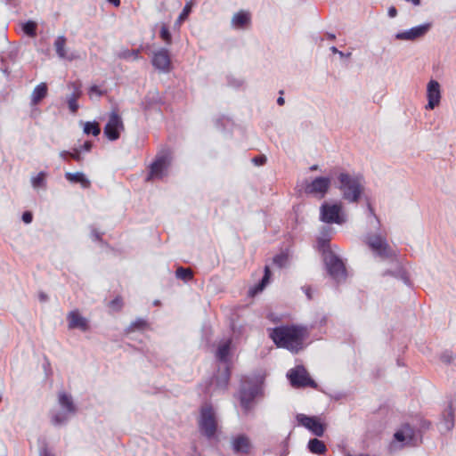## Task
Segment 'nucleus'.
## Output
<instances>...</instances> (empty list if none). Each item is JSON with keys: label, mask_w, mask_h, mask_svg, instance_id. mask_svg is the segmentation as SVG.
<instances>
[{"label": "nucleus", "mask_w": 456, "mask_h": 456, "mask_svg": "<svg viewBox=\"0 0 456 456\" xmlns=\"http://www.w3.org/2000/svg\"><path fill=\"white\" fill-rule=\"evenodd\" d=\"M139 53L140 50H123L118 53V58L126 60L133 58L134 60H137L139 59Z\"/></svg>", "instance_id": "obj_30"}, {"label": "nucleus", "mask_w": 456, "mask_h": 456, "mask_svg": "<svg viewBox=\"0 0 456 456\" xmlns=\"http://www.w3.org/2000/svg\"><path fill=\"white\" fill-rule=\"evenodd\" d=\"M231 341L226 340L222 342L217 349L216 357L219 361L226 362L230 353Z\"/></svg>", "instance_id": "obj_26"}, {"label": "nucleus", "mask_w": 456, "mask_h": 456, "mask_svg": "<svg viewBox=\"0 0 456 456\" xmlns=\"http://www.w3.org/2000/svg\"><path fill=\"white\" fill-rule=\"evenodd\" d=\"M23 31L27 35L30 37L36 36V30H37V23L34 21H28L25 24H23Z\"/></svg>", "instance_id": "obj_33"}, {"label": "nucleus", "mask_w": 456, "mask_h": 456, "mask_svg": "<svg viewBox=\"0 0 456 456\" xmlns=\"http://www.w3.org/2000/svg\"><path fill=\"white\" fill-rule=\"evenodd\" d=\"M160 37L163 41H165L167 45H170L172 42V36L168 30V28L163 24L160 29Z\"/></svg>", "instance_id": "obj_35"}, {"label": "nucleus", "mask_w": 456, "mask_h": 456, "mask_svg": "<svg viewBox=\"0 0 456 456\" xmlns=\"http://www.w3.org/2000/svg\"><path fill=\"white\" fill-rule=\"evenodd\" d=\"M318 169V166L317 165H314L310 167V170L311 171H314V170H317Z\"/></svg>", "instance_id": "obj_54"}, {"label": "nucleus", "mask_w": 456, "mask_h": 456, "mask_svg": "<svg viewBox=\"0 0 456 456\" xmlns=\"http://www.w3.org/2000/svg\"><path fill=\"white\" fill-rule=\"evenodd\" d=\"M22 220L26 224H29L32 221V214L28 211L24 212L22 215Z\"/></svg>", "instance_id": "obj_43"}, {"label": "nucleus", "mask_w": 456, "mask_h": 456, "mask_svg": "<svg viewBox=\"0 0 456 456\" xmlns=\"http://www.w3.org/2000/svg\"><path fill=\"white\" fill-rule=\"evenodd\" d=\"M147 326V323L144 320H137L133 322L129 327V331H134L135 330H142Z\"/></svg>", "instance_id": "obj_37"}, {"label": "nucleus", "mask_w": 456, "mask_h": 456, "mask_svg": "<svg viewBox=\"0 0 456 456\" xmlns=\"http://www.w3.org/2000/svg\"><path fill=\"white\" fill-rule=\"evenodd\" d=\"M229 379H230L229 369H228V367H225L221 377L217 379V386L220 388L226 387Z\"/></svg>", "instance_id": "obj_31"}, {"label": "nucleus", "mask_w": 456, "mask_h": 456, "mask_svg": "<svg viewBox=\"0 0 456 456\" xmlns=\"http://www.w3.org/2000/svg\"><path fill=\"white\" fill-rule=\"evenodd\" d=\"M45 174L44 172L39 173L36 177L32 179V185L35 188L42 187L45 184Z\"/></svg>", "instance_id": "obj_36"}, {"label": "nucleus", "mask_w": 456, "mask_h": 456, "mask_svg": "<svg viewBox=\"0 0 456 456\" xmlns=\"http://www.w3.org/2000/svg\"><path fill=\"white\" fill-rule=\"evenodd\" d=\"M250 21V14L247 12H240L232 18V24L236 28H244Z\"/></svg>", "instance_id": "obj_22"}, {"label": "nucleus", "mask_w": 456, "mask_h": 456, "mask_svg": "<svg viewBox=\"0 0 456 456\" xmlns=\"http://www.w3.org/2000/svg\"><path fill=\"white\" fill-rule=\"evenodd\" d=\"M92 148V142H86L83 145V149L86 151H89Z\"/></svg>", "instance_id": "obj_48"}, {"label": "nucleus", "mask_w": 456, "mask_h": 456, "mask_svg": "<svg viewBox=\"0 0 456 456\" xmlns=\"http://www.w3.org/2000/svg\"><path fill=\"white\" fill-rule=\"evenodd\" d=\"M169 165L170 159L167 155L158 156L151 166L150 173L146 180L152 181L154 179H161L167 175Z\"/></svg>", "instance_id": "obj_10"}, {"label": "nucleus", "mask_w": 456, "mask_h": 456, "mask_svg": "<svg viewBox=\"0 0 456 456\" xmlns=\"http://www.w3.org/2000/svg\"><path fill=\"white\" fill-rule=\"evenodd\" d=\"M297 421L309 429L314 435L322 436L325 431L324 425L316 417H309L304 414H298L297 416Z\"/></svg>", "instance_id": "obj_13"}, {"label": "nucleus", "mask_w": 456, "mask_h": 456, "mask_svg": "<svg viewBox=\"0 0 456 456\" xmlns=\"http://www.w3.org/2000/svg\"><path fill=\"white\" fill-rule=\"evenodd\" d=\"M47 94V86L45 83L38 85L33 91L32 94V103L37 105L42 99Z\"/></svg>", "instance_id": "obj_24"}, {"label": "nucleus", "mask_w": 456, "mask_h": 456, "mask_svg": "<svg viewBox=\"0 0 456 456\" xmlns=\"http://www.w3.org/2000/svg\"><path fill=\"white\" fill-rule=\"evenodd\" d=\"M305 291L308 299H312L311 289L309 287L305 288Z\"/></svg>", "instance_id": "obj_49"}, {"label": "nucleus", "mask_w": 456, "mask_h": 456, "mask_svg": "<svg viewBox=\"0 0 456 456\" xmlns=\"http://www.w3.org/2000/svg\"><path fill=\"white\" fill-rule=\"evenodd\" d=\"M321 219L328 224H341L346 222L341 204L323 203L321 207Z\"/></svg>", "instance_id": "obj_7"}, {"label": "nucleus", "mask_w": 456, "mask_h": 456, "mask_svg": "<svg viewBox=\"0 0 456 456\" xmlns=\"http://www.w3.org/2000/svg\"><path fill=\"white\" fill-rule=\"evenodd\" d=\"M124 130V124L121 117L117 111L110 114L109 120L104 127V134L110 141L118 140L120 133Z\"/></svg>", "instance_id": "obj_9"}, {"label": "nucleus", "mask_w": 456, "mask_h": 456, "mask_svg": "<svg viewBox=\"0 0 456 456\" xmlns=\"http://www.w3.org/2000/svg\"><path fill=\"white\" fill-rule=\"evenodd\" d=\"M66 45V38L64 37H59L54 43L55 50L60 58H67L71 60V57L67 56V53L65 50Z\"/></svg>", "instance_id": "obj_27"}, {"label": "nucleus", "mask_w": 456, "mask_h": 456, "mask_svg": "<svg viewBox=\"0 0 456 456\" xmlns=\"http://www.w3.org/2000/svg\"><path fill=\"white\" fill-rule=\"evenodd\" d=\"M338 54H339V56H341V57H343V56H344V53H343L342 52H340V51L338 52Z\"/></svg>", "instance_id": "obj_57"}, {"label": "nucleus", "mask_w": 456, "mask_h": 456, "mask_svg": "<svg viewBox=\"0 0 456 456\" xmlns=\"http://www.w3.org/2000/svg\"><path fill=\"white\" fill-rule=\"evenodd\" d=\"M67 319L69 329H78L82 331H86L89 329L88 321L77 310L69 313Z\"/></svg>", "instance_id": "obj_17"}, {"label": "nucleus", "mask_w": 456, "mask_h": 456, "mask_svg": "<svg viewBox=\"0 0 456 456\" xmlns=\"http://www.w3.org/2000/svg\"><path fill=\"white\" fill-rule=\"evenodd\" d=\"M59 404L62 411L53 415L52 422L54 425L63 424L71 415L76 412V406L72 397L66 393H60L58 396Z\"/></svg>", "instance_id": "obj_6"}, {"label": "nucleus", "mask_w": 456, "mask_h": 456, "mask_svg": "<svg viewBox=\"0 0 456 456\" xmlns=\"http://www.w3.org/2000/svg\"><path fill=\"white\" fill-rule=\"evenodd\" d=\"M269 277H270V270H269L268 266H265V276L263 277L261 283L256 288L254 289V290L252 291V294H256L258 291L263 290L264 287L268 282Z\"/></svg>", "instance_id": "obj_34"}, {"label": "nucleus", "mask_w": 456, "mask_h": 456, "mask_svg": "<svg viewBox=\"0 0 456 456\" xmlns=\"http://www.w3.org/2000/svg\"><path fill=\"white\" fill-rule=\"evenodd\" d=\"M95 238H96L97 240H100V235H99L98 233H95Z\"/></svg>", "instance_id": "obj_56"}, {"label": "nucleus", "mask_w": 456, "mask_h": 456, "mask_svg": "<svg viewBox=\"0 0 456 456\" xmlns=\"http://www.w3.org/2000/svg\"><path fill=\"white\" fill-rule=\"evenodd\" d=\"M69 157L77 161L81 160L80 151L77 149H75L73 152H69Z\"/></svg>", "instance_id": "obj_44"}, {"label": "nucleus", "mask_w": 456, "mask_h": 456, "mask_svg": "<svg viewBox=\"0 0 456 456\" xmlns=\"http://www.w3.org/2000/svg\"><path fill=\"white\" fill-rule=\"evenodd\" d=\"M395 440L403 444H410L414 438L413 428L406 424L395 433Z\"/></svg>", "instance_id": "obj_18"}, {"label": "nucleus", "mask_w": 456, "mask_h": 456, "mask_svg": "<svg viewBox=\"0 0 456 456\" xmlns=\"http://www.w3.org/2000/svg\"><path fill=\"white\" fill-rule=\"evenodd\" d=\"M200 432L208 438L215 436L217 430V420L216 413L209 404H204L201 407L200 419L199 420Z\"/></svg>", "instance_id": "obj_4"}, {"label": "nucleus", "mask_w": 456, "mask_h": 456, "mask_svg": "<svg viewBox=\"0 0 456 456\" xmlns=\"http://www.w3.org/2000/svg\"><path fill=\"white\" fill-rule=\"evenodd\" d=\"M232 450L235 453L247 455L252 449L249 438L245 435H239L232 439Z\"/></svg>", "instance_id": "obj_16"}, {"label": "nucleus", "mask_w": 456, "mask_h": 456, "mask_svg": "<svg viewBox=\"0 0 456 456\" xmlns=\"http://www.w3.org/2000/svg\"><path fill=\"white\" fill-rule=\"evenodd\" d=\"M443 424L447 431L454 426V410L452 405L448 406L443 413Z\"/></svg>", "instance_id": "obj_21"}, {"label": "nucleus", "mask_w": 456, "mask_h": 456, "mask_svg": "<svg viewBox=\"0 0 456 456\" xmlns=\"http://www.w3.org/2000/svg\"><path fill=\"white\" fill-rule=\"evenodd\" d=\"M453 358V354L449 351L444 352L440 356L441 361L446 364L451 363Z\"/></svg>", "instance_id": "obj_38"}, {"label": "nucleus", "mask_w": 456, "mask_h": 456, "mask_svg": "<svg viewBox=\"0 0 456 456\" xmlns=\"http://www.w3.org/2000/svg\"><path fill=\"white\" fill-rule=\"evenodd\" d=\"M277 103H278L279 105H281H281H283V104H284V99H283V97H281H281H279V98H278V100H277Z\"/></svg>", "instance_id": "obj_52"}, {"label": "nucleus", "mask_w": 456, "mask_h": 456, "mask_svg": "<svg viewBox=\"0 0 456 456\" xmlns=\"http://www.w3.org/2000/svg\"><path fill=\"white\" fill-rule=\"evenodd\" d=\"M329 38L333 40V39H335V36L334 35H329Z\"/></svg>", "instance_id": "obj_55"}, {"label": "nucleus", "mask_w": 456, "mask_h": 456, "mask_svg": "<svg viewBox=\"0 0 456 456\" xmlns=\"http://www.w3.org/2000/svg\"><path fill=\"white\" fill-rule=\"evenodd\" d=\"M368 211L370 216H374L379 221L377 216L374 213V208H372V206L370 203H368Z\"/></svg>", "instance_id": "obj_46"}, {"label": "nucleus", "mask_w": 456, "mask_h": 456, "mask_svg": "<svg viewBox=\"0 0 456 456\" xmlns=\"http://www.w3.org/2000/svg\"><path fill=\"white\" fill-rule=\"evenodd\" d=\"M308 448L311 452L317 454H323L327 450L324 443L317 438L309 441Z\"/></svg>", "instance_id": "obj_25"}, {"label": "nucleus", "mask_w": 456, "mask_h": 456, "mask_svg": "<svg viewBox=\"0 0 456 456\" xmlns=\"http://www.w3.org/2000/svg\"><path fill=\"white\" fill-rule=\"evenodd\" d=\"M40 456H53V455L50 452H48L47 449H44L41 452Z\"/></svg>", "instance_id": "obj_50"}, {"label": "nucleus", "mask_w": 456, "mask_h": 456, "mask_svg": "<svg viewBox=\"0 0 456 456\" xmlns=\"http://www.w3.org/2000/svg\"><path fill=\"white\" fill-rule=\"evenodd\" d=\"M151 63L155 69L161 72H169L172 68L169 52L165 48L153 53Z\"/></svg>", "instance_id": "obj_12"}, {"label": "nucleus", "mask_w": 456, "mask_h": 456, "mask_svg": "<svg viewBox=\"0 0 456 456\" xmlns=\"http://www.w3.org/2000/svg\"><path fill=\"white\" fill-rule=\"evenodd\" d=\"M288 377L293 387H310L314 388L317 387L316 383L311 379L309 373L303 366H297L290 370L288 373Z\"/></svg>", "instance_id": "obj_8"}, {"label": "nucleus", "mask_w": 456, "mask_h": 456, "mask_svg": "<svg viewBox=\"0 0 456 456\" xmlns=\"http://www.w3.org/2000/svg\"><path fill=\"white\" fill-rule=\"evenodd\" d=\"M175 273H176L177 278L183 280V281H189V280L192 279V276H193L191 269L183 268V267L177 268Z\"/></svg>", "instance_id": "obj_29"}, {"label": "nucleus", "mask_w": 456, "mask_h": 456, "mask_svg": "<svg viewBox=\"0 0 456 456\" xmlns=\"http://www.w3.org/2000/svg\"><path fill=\"white\" fill-rule=\"evenodd\" d=\"M286 261V256H283V255H279V256H276L274 258H273V262L278 265L280 267H281L284 264V262Z\"/></svg>", "instance_id": "obj_41"}, {"label": "nucleus", "mask_w": 456, "mask_h": 456, "mask_svg": "<svg viewBox=\"0 0 456 456\" xmlns=\"http://www.w3.org/2000/svg\"><path fill=\"white\" fill-rule=\"evenodd\" d=\"M110 306L114 309H120V307L122 306V301H121V298L120 297H117L115 298L114 300H112L110 302Z\"/></svg>", "instance_id": "obj_42"}, {"label": "nucleus", "mask_w": 456, "mask_h": 456, "mask_svg": "<svg viewBox=\"0 0 456 456\" xmlns=\"http://www.w3.org/2000/svg\"><path fill=\"white\" fill-rule=\"evenodd\" d=\"M74 87V93L68 99V105L72 113H76L78 109V104L77 102V99L79 98L81 92H80V86L73 84Z\"/></svg>", "instance_id": "obj_23"}, {"label": "nucleus", "mask_w": 456, "mask_h": 456, "mask_svg": "<svg viewBox=\"0 0 456 456\" xmlns=\"http://www.w3.org/2000/svg\"><path fill=\"white\" fill-rule=\"evenodd\" d=\"M191 7H192V1L187 3L183 10V12H181V14L179 15L176 22L178 24H181L182 22H183L187 17L189 16L191 11Z\"/></svg>", "instance_id": "obj_32"}, {"label": "nucleus", "mask_w": 456, "mask_h": 456, "mask_svg": "<svg viewBox=\"0 0 456 456\" xmlns=\"http://www.w3.org/2000/svg\"><path fill=\"white\" fill-rule=\"evenodd\" d=\"M65 177L70 183H78L83 188H88L90 186V181L85 176L83 173H66Z\"/></svg>", "instance_id": "obj_20"}, {"label": "nucleus", "mask_w": 456, "mask_h": 456, "mask_svg": "<svg viewBox=\"0 0 456 456\" xmlns=\"http://www.w3.org/2000/svg\"><path fill=\"white\" fill-rule=\"evenodd\" d=\"M60 157L67 160L68 157H69V152L67 151H62L60 152Z\"/></svg>", "instance_id": "obj_47"}, {"label": "nucleus", "mask_w": 456, "mask_h": 456, "mask_svg": "<svg viewBox=\"0 0 456 456\" xmlns=\"http://www.w3.org/2000/svg\"><path fill=\"white\" fill-rule=\"evenodd\" d=\"M430 28V24H424L415 28H411L410 30L397 33L395 37L399 40H410L413 41L419 37H422Z\"/></svg>", "instance_id": "obj_15"}, {"label": "nucleus", "mask_w": 456, "mask_h": 456, "mask_svg": "<svg viewBox=\"0 0 456 456\" xmlns=\"http://www.w3.org/2000/svg\"><path fill=\"white\" fill-rule=\"evenodd\" d=\"M331 184V180L329 177H316L314 181L306 184L305 192L314 194L320 198H323L329 191Z\"/></svg>", "instance_id": "obj_11"}, {"label": "nucleus", "mask_w": 456, "mask_h": 456, "mask_svg": "<svg viewBox=\"0 0 456 456\" xmlns=\"http://www.w3.org/2000/svg\"><path fill=\"white\" fill-rule=\"evenodd\" d=\"M257 393V387H254L247 389L243 385L240 391V403L246 411H248L252 407V402Z\"/></svg>", "instance_id": "obj_19"}, {"label": "nucleus", "mask_w": 456, "mask_h": 456, "mask_svg": "<svg viewBox=\"0 0 456 456\" xmlns=\"http://www.w3.org/2000/svg\"><path fill=\"white\" fill-rule=\"evenodd\" d=\"M84 132L87 134H92L96 136L101 133V128L97 122H86L84 125Z\"/></svg>", "instance_id": "obj_28"}, {"label": "nucleus", "mask_w": 456, "mask_h": 456, "mask_svg": "<svg viewBox=\"0 0 456 456\" xmlns=\"http://www.w3.org/2000/svg\"><path fill=\"white\" fill-rule=\"evenodd\" d=\"M427 97L428 100V105L426 106L427 109L433 110L439 105L441 99V91L440 85L437 81H429L427 87Z\"/></svg>", "instance_id": "obj_14"}, {"label": "nucleus", "mask_w": 456, "mask_h": 456, "mask_svg": "<svg viewBox=\"0 0 456 456\" xmlns=\"http://www.w3.org/2000/svg\"><path fill=\"white\" fill-rule=\"evenodd\" d=\"M88 94H89L90 97H92L93 95H96L98 97H101V96H102L104 94V92L102 90H101L99 88V86H92L89 88Z\"/></svg>", "instance_id": "obj_39"}, {"label": "nucleus", "mask_w": 456, "mask_h": 456, "mask_svg": "<svg viewBox=\"0 0 456 456\" xmlns=\"http://www.w3.org/2000/svg\"><path fill=\"white\" fill-rule=\"evenodd\" d=\"M252 161L256 166H262L266 162V157L264 155L256 156L253 158Z\"/></svg>", "instance_id": "obj_40"}, {"label": "nucleus", "mask_w": 456, "mask_h": 456, "mask_svg": "<svg viewBox=\"0 0 456 456\" xmlns=\"http://www.w3.org/2000/svg\"><path fill=\"white\" fill-rule=\"evenodd\" d=\"M110 3L113 4L115 6H118L120 4V0H108Z\"/></svg>", "instance_id": "obj_51"}, {"label": "nucleus", "mask_w": 456, "mask_h": 456, "mask_svg": "<svg viewBox=\"0 0 456 456\" xmlns=\"http://www.w3.org/2000/svg\"><path fill=\"white\" fill-rule=\"evenodd\" d=\"M318 245L322 250L323 260L329 274L338 281L344 280L346 275L345 265L342 260L330 249L329 240L319 239Z\"/></svg>", "instance_id": "obj_2"}, {"label": "nucleus", "mask_w": 456, "mask_h": 456, "mask_svg": "<svg viewBox=\"0 0 456 456\" xmlns=\"http://www.w3.org/2000/svg\"><path fill=\"white\" fill-rule=\"evenodd\" d=\"M330 50H331V51H332V53H338V52H339V51H338L335 46H332V47L330 48Z\"/></svg>", "instance_id": "obj_53"}, {"label": "nucleus", "mask_w": 456, "mask_h": 456, "mask_svg": "<svg viewBox=\"0 0 456 456\" xmlns=\"http://www.w3.org/2000/svg\"><path fill=\"white\" fill-rule=\"evenodd\" d=\"M366 243L374 254L383 260L393 259L395 252L387 243L386 238L381 235H369Z\"/></svg>", "instance_id": "obj_5"}, {"label": "nucleus", "mask_w": 456, "mask_h": 456, "mask_svg": "<svg viewBox=\"0 0 456 456\" xmlns=\"http://www.w3.org/2000/svg\"><path fill=\"white\" fill-rule=\"evenodd\" d=\"M338 179L344 199L351 202H356L362 191L361 178L346 173H341Z\"/></svg>", "instance_id": "obj_3"}, {"label": "nucleus", "mask_w": 456, "mask_h": 456, "mask_svg": "<svg viewBox=\"0 0 456 456\" xmlns=\"http://www.w3.org/2000/svg\"><path fill=\"white\" fill-rule=\"evenodd\" d=\"M388 15L391 18H395L397 15V11L395 7L392 6L388 9Z\"/></svg>", "instance_id": "obj_45"}, {"label": "nucleus", "mask_w": 456, "mask_h": 456, "mask_svg": "<svg viewBox=\"0 0 456 456\" xmlns=\"http://www.w3.org/2000/svg\"><path fill=\"white\" fill-rule=\"evenodd\" d=\"M308 336L307 329L302 326H281L272 330L271 338L279 347L297 353L303 348V344Z\"/></svg>", "instance_id": "obj_1"}]
</instances>
